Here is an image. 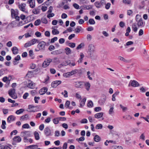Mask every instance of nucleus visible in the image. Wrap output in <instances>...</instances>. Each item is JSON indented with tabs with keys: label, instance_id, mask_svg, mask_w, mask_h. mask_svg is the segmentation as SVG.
<instances>
[{
	"label": "nucleus",
	"instance_id": "nucleus-1",
	"mask_svg": "<svg viewBox=\"0 0 149 149\" xmlns=\"http://www.w3.org/2000/svg\"><path fill=\"white\" fill-rule=\"evenodd\" d=\"M95 48L92 44H90L88 47V52L89 56L91 58L94 57V53L95 51Z\"/></svg>",
	"mask_w": 149,
	"mask_h": 149
},
{
	"label": "nucleus",
	"instance_id": "nucleus-2",
	"mask_svg": "<svg viewBox=\"0 0 149 149\" xmlns=\"http://www.w3.org/2000/svg\"><path fill=\"white\" fill-rule=\"evenodd\" d=\"M38 44L37 45L38 48H39V49L45 50V47L46 45V42L44 41H42L39 42Z\"/></svg>",
	"mask_w": 149,
	"mask_h": 149
},
{
	"label": "nucleus",
	"instance_id": "nucleus-3",
	"mask_svg": "<svg viewBox=\"0 0 149 149\" xmlns=\"http://www.w3.org/2000/svg\"><path fill=\"white\" fill-rule=\"evenodd\" d=\"M44 133L46 136H51L52 134L51 130L48 127H47L45 128Z\"/></svg>",
	"mask_w": 149,
	"mask_h": 149
},
{
	"label": "nucleus",
	"instance_id": "nucleus-4",
	"mask_svg": "<svg viewBox=\"0 0 149 149\" xmlns=\"http://www.w3.org/2000/svg\"><path fill=\"white\" fill-rule=\"evenodd\" d=\"M75 86L76 88H83L84 87V82L77 81L75 82Z\"/></svg>",
	"mask_w": 149,
	"mask_h": 149
},
{
	"label": "nucleus",
	"instance_id": "nucleus-5",
	"mask_svg": "<svg viewBox=\"0 0 149 149\" xmlns=\"http://www.w3.org/2000/svg\"><path fill=\"white\" fill-rule=\"evenodd\" d=\"M130 84H131V86L134 87H136L139 86V83L134 80H131L130 81L128 85L129 86H130Z\"/></svg>",
	"mask_w": 149,
	"mask_h": 149
},
{
	"label": "nucleus",
	"instance_id": "nucleus-6",
	"mask_svg": "<svg viewBox=\"0 0 149 149\" xmlns=\"http://www.w3.org/2000/svg\"><path fill=\"white\" fill-rule=\"evenodd\" d=\"M61 83V81L60 80H56L52 82L51 86L52 87L54 88H56L58 85L60 84Z\"/></svg>",
	"mask_w": 149,
	"mask_h": 149
},
{
	"label": "nucleus",
	"instance_id": "nucleus-7",
	"mask_svg": "<svg viewBox=\"0 0 149 149\" xmlns=\"http://www.w3.org/2000/svg\"><path fill=\"white\" fill-rule=\"evenodd\" d=\"M11 17L12 18H15L18 15V11L17 10H14L13 9H11Z\"/></svg>",
	"mask_w": 149,
	"mask_h": 149
},
{
	"label": "nucleus",
	"instance_id": "nucleus-8",
	"mask_svg": "<svg viewBox=\"0 0 149 149\" xmlns=\"http://www.w3.org/2000/svg\"><path fill=\"white\" fill-rule=\"evenodd\" d=\"M33 0H28L27 3L30 4V7L32 8H33L35 6V1L34 0L33 1Z\"/></svg>",
	"mask_w": 149,
	"mask_h": 149
},
{
	"label": "nucleus",
	"instance_id": "nucleus-9",
	"mask_svg": "<svg viewBox=\"0 0 149 149\" xmlns=\"http://www.w3.org/2000/svg\"><path fill=\"white\" fill-rule=\"evenodd\" d=\"M145 23L143 22L142 19L141 18L138 21L137 25H138V27L141 26V27H143L145 25Z\"/></svg>",
	"mask_w": 149,
	"mask_h": 149
},
{
	"label": "nucleus",
	"instance_id": "nucleus-10",
	"mask_svg": "<svg viewBox=\"0 0 149 149\" xmlns=\"http://www.w3.org/2000/svg\"><path fill=\"white\" fill-rule=\"evenodd\" d=\"M26 6V4L25 3H22L21 4H19L18 5L19 8L22 11H24Z\"/></svg>",
	"mask_w": 149,
	"mask_h": 149
},
{
	"label": "nucleus",
	"instance_id": "nucleus-11",
	"mask_svg": "<svg viewBox=\"0 0 149 149\" xmlns=\"http://www.w3.org/2000/svg\"><path fill=\"white\" fill-rule=\"evenodd\" d=\"M15 120V117L13 115H10L8 116L7 118V121L10 123L11 120L14 121Z\"/></svg>",
	"mask_w": 149,
	"mask_h": 149
},
{
	"label": "nucleus",
	"instance_id": "nucleus-12",
	"mask_svg": "<svg viewBox=\"0 0 149 149\" xmlns=\"http://www.w3.org/2000/svg\"><path fill=\"white\" fill-rule=\"evenodd\" d=\"M13 53L14 54H16L18 53V49L16 47H13L11 49Z\"/></svg>",
	"mask_w": 149,
	"mask_h": 149
},
{
	"label": "nucleus",
	"instance_id": "nucleus-13",
	"mask_svg": "<svg viewBox=\"0 0 149 149\" xmlns=\"http://www.w3.org/2000/svg\"><path fill=\"white\" fill-rule=\"evenodd\" d=\"M14 141H16L17 142H19L21 141V138L19 136H16L13 139Z\"/></svg>",
	"mask_w": 149,
	"mask_h": 149
},
{
	"label": "nucleus",
	"instance_id": "nucleus-14",
	"mask_svg": "<svg viewBox=\"0 0 149 149\" xmlns=\"http://www.w3.org/2000/svg\"><path fill=\"white\" fill-rule=\"evenodd\" d=\"M62 52H61V50H58L55 51H53L51 52V54H52L54 55H57L59 54H60L62 53Z\"/></svg>",
	"mask_w": 149,
	"mask_h": 149
},
{
	"label": "nucleus",
	"instance_id": "nucleus-15",
	"mask_svg": "<svg viewBox=\"0 0 149 149\" xmlns=\"http://www.w3.org/2000/svg\"><path fill=\"white\" fill-rule=\"evenodd\" d=\"M86 101V98H83L80 102L79 107H82L84 105Z\"/></svg>",
	"mask_w": 149,
	"mask_h": 149
},
{
	"label": "nucleus",
	"instance_id": "nucleus-16",
	"mask_svg": "<svg viewBox=\"0 0 149 149\" xmlns=\"http://www.w3.org/2000/svg\"><path fill=\"white\" fill-rule=\"evenodd\" d=\"M15 89L13 88H11L8 91V94L10 96L14 95L15 93Z\"/></svg>",
	"mask_w": 149,
	"mask_h": 149
},
{
	"label": "nucleus",
	"instance_id": "nucleus-17",
	"mask_svg": "<svg viewBox=\"0 0 149 149\" xmlns=\"http://www.w3.org/2000/svg\"><path fill=\"white\" fill-rule=\"evenodd\" d=\"M103 113L100 112L96 114L95 115V118H99L102 117L103 115Z\"/></svg>",
	"mask_w": 149,
	"mask_h": 149
},
{
	"label": "nucleus",
	"instance_id": "nucleus-18",
	"mask_svg": "<svg viewBox=\"0 0 149 149\" xmlns=\"http://www.w3.org/2000/svg\"><path fill=\"white\" fill-rule=\"evenodd\" d=\"M85 86L86 90L88 91L89 90L90 87V84L89 82H86L85 83L84 82V87Z\"/></svg>",
	"mask_w": 149,
	"mask_h": 149
},
{
	"label": "nucleus",
	"instance_id": "nucleus-19",
	"mask_svg": "<svg viewBox=\"0 0 149 149\" xmlns=\"http://www.w3.org/2000/svg\"><path fill=\"white\" fill-rule=\"evenodd\" d=\"M28 119H29V116L28 114H25L24 115L22 116L20 118V120H27Z\"/></svg>",
	"mask_w": 149,
	"mask_h": 149
},
{
	"label": "nucleus",
	"instance_id": "nucleus-20",
	"mask_svg": "<svg viewBox=\"0 0 149 149\" xmlns=\"http://www.w3.org/2000/svg\"><path fill=\"white\" fill-rule=\"evenodd\" d=\"M118 59L120 60L125 63H129L130 62L129 60L125 59L123 57L120 56H119L118 57Z\"/></svg>",
	"mask_w": 149,
	"mask_h": 149
},
{
	"label": "nucleus",
	"instance_id": "nucleus-21",
	"mask_svg": "<svg viewBox=\"0 0 149 149\" xmlns=\"http://www.w3.org/2000/svg\"><path fill=\"white\" fill-rule=\"evenodd\" d=\"M94 141L96 142H99L101 140L100 137L98 135H95L94 138Z\"/></svg>",
	"mask_w": 149,
	"mask_h": 149
},
{
	"label": "nucleus",
	"instance_id": "nucleus-22",
	"mask_svg": "<svg viewBox=\"0 0 149 149\" xmlns=\"http://www.w3.org/2000/svg\"><path fill=\"white\" fill-rule=\"evenodd\" d=\"M110 149H123V147L120 146H111L110 147Z\"/></svg>",
	"mask_w": 149,
	"mask_h": 149
},
{
	"label": "nucleus",
	"instance_id": "nucleus-23",
	"mask_svg": "<svg viewBox=\"0 0 149 149\" xmlns=\"http://www.w3.org/2000/svg\"><path fill=\"white\" fill-rule=\"evenodd\" d=\"M40 10L39 9L37 8H35L33 9L32 12L35 14H38L40 13Z\"/></svg>",
	"mask_w": 149,
	"mask_h": 149
},
{
	"label": "nucleus",
	"instance_id": "nucleus-24",
	"mask_svg": "<svg viewBox=\"0 0 149 149\" xmlns=\"http://www.w3.org/2000/svg\"><path fill=\"white\" fill-rule=\"evenodd\" d=\"M35 84H34L33 82L31 81L30 83H29L28 85V87L31 88H34L35 86Z\"/></svg>",
	"mask_w": 149,
	"mask_h": 149
},
{
	"label": "nucleus",
	"instance_id": "nucleus-25",
	"mask_svg": "<svg viewBox=\"0 0 149 149\" xmlns=\"http://www.w3.org/2000/svg\"><path fill=\"white\" fill-rule=\"evenodd\" d=\"M34 135L35 139L36 140H38L40 139L39 135L38 133L36 131L34 132Z\"/></svg>",
	"mask_w": 149,
	"mask_h": 149
},
{
	"label": "nucleus",
	"instance_id": "nucleus-26",
	"mask_svg": "<svg viewBox=\"0 0 149 149\" xmlns=\"http://www.w3.org/2000/svg\"><path fill=\"white\" fill-rule=\"evenodd\" d=\"M65 50L67 55H69L71 53V50L69 48L67 47L65 49Z\"/></svg>",
	"mask_w": 149,
	"mask_h": 149
},
{
	"label": "nucleus",
	"instance_id": "nucleus-27",
	"mask_svg": "<svg viewBox=\"0 0 149 149\" xmlns=\"http://www.w3.org/2000/svg\"><path fill=\"white\" fill-rule=\"evenodd\" d=\"M82 28L80 26H78L75 29L74 32L76 33H79L81 30Z\"/></svg>",
	"mask_w": 149,
	"mask_h": 149
},
{
	"label": "nucleus",
	"instance_id": "nucleus-28",
	"mask_svg": "<svg viewBox=\"0 0 149 149\" xmlns=\"http://www.w3.org/2000/svg\"><path fill=\"white\" fill-rule=\"evenodd\" d=\"M38 146L37 145L29 146H28V149H35L37 148Z\"/></svg>",
	"mask_w": 149,
	"mask_h": 149
},
{
	"label": "nucleus",
	"instance_id": "nucleus-29",
	"mask_svg": "<svg viewBox=\"0 0 149 149\" xmlns=\"http://www.w3.org/2000/svg\"><path fill=\"white\" fill-rule=\"evenodd\" d=\"M80 56L81 57L77 61V62L78 63H80L82 62V61L83 60V58L84 57V55L82 53H81Z\"/></svg>",
	"mask_w": 149,
	"mask_h": 149
},
{
	"label": "nucleus",
	"instance_id": "nucleus-30",
	"mask_svg": "<svg viewBox=\"0 0 149 149\" xmlns=\"http://www.w3.org/2000/svg\"><path fill=\"white\" fill-rule=\"evenodd\" d=\"M87 106L89 107H92L93 106V103L92 101L91 100L89 101L87 104Z\"/></svg>",
	"mask_w": 149,
	"mask_h": 149
},
{
	"label": "nucleus",
	"instance_id": "nucleus-31",
	"mask_svg": "<svg viewBox=\"0 0 149 149\" xmlns=\"http://www.w3.org/2000/svg\"><path fill=\"white\" fill-rule=\"evenodd\" d=\"M20 56L19 55H17L16 57H15L14 58V59L13 61V62L15 63L17 61H19L20 59Z\"/></svg>",
	"mask_w": 149,
	"mask_h": 149
},
{
	"label": "nucleus",
	"instance_id": "nucleus-32",
	"mask_svg": "<svg viewBox=\"0 0 149 149\" xmlns=\"http://www.w3.org/2000/svg\"><path fill=\"white\" fill-rule=\"evenodd\" d=\"M41 23V20L40 19L36 20L34 23V24L35 26H38Z\"/></svg>",
	"mask_w": 149,
	"mask_h": 149
},
{
	"label": "nucleus",
	"instance_id": "nucleus-33",
	"mask_svg": "<svg viewBox=\"0 0 149 149\" xmlns=\"http://www.w3.org/2000/svg\"><path fill=\"white\" fill-rule=\"evenodd\" d=\"M105 100L104 98L100 99L98 100V102L100 105H102L104 103Z\"/></svg>",
	"mask_w": 149,
	"mask_h": 149
},
{
	"label": "nucleus",
	"instance_id": "nucleus-34",
	"mask_svg": "<svg viewBox=\"0 0 149 149\" xmlns=\"http://www.w3.org/2000/svg\"><path fill=\"white\" fill-rule=\"evenodd\" d=\"M53 35L58 34L59 33V31L56 29H53L52 31Z\"/></svg>",
	"mask_w": 149,
	"mask_h": 149
},
{
	"label": "nucleus",
	"instance_id": "nucleus-35",
	"mask_svg": "<svg viewBox=\"0 0 149 149\" xmlns=\"http://www.w3.org/2000/svg\"><path fill=\"white\" fill-rule=\"evenodd\" d=\"M24 111V109H21L19 110H17L15 112V113L17 114H19L23 113Z\"/></svg>",
	"mask_w": 149,
	"mask_h": 149
},
{
	"label": "nucleus",
	"instance_id": "nucleus-36",
	"mask_svg": "<svg viewBox=\"0 0 149 149\" xmlns=\"http://www.w3.org/2000/svg\"><path fill=\"white\" fill-rule=\"evenodd\" d=\"M31 42V43L32 44V45H34L35 44L36 42H39L38 40L36 39H32L30 41Z\"/></svg>",
	"mask_w": 149,
	"mask_h": 149
},
{
	"label": "nucleus",
	"instance_id": "nucleus-37",
	"mask_svg": "<svg viewBox=\"0 0 149 149\" xmlns=\"http://www.w3.org/2000/svg\"><path fill=\"white\" fill-rule=\"evenodd\" d=\"M95 5L96 7L98 8H100L101 6V3L99 1L95 2Z\"/></svg>",
	"mask_w": 149,
	"mask_h": 149
},
{
	"label": "nucleus",
	"instance_id": "nucleus-38",
	"mask_svg": "<svg viewBox=\"0 0 149 149\" xmlns=\"http://www.w3.org/2000/svg\"><path fill=\"white\" fill-rule=\"evenodd\" d=\"M53 121L54 124H57L58 123L59 120L58 118H56L53 119Z\"/></svg>",
	"mask_w": 149,
	"mask_h": 149
},
{
	"label": "nucleus",
	"instance_id": "nucleus-39",
	"mask_svg": "<svg viewBox=\"0 0 149 149\" xmlns=\"http://www.w3.org/2000/svg\"><path fill=\"white\" fill-rule=\"evenodd\" d=\"M88 22L90 24L93 25L95 24V22L93 19H89Z\"/></svg>",
	"mask_w": 149,
	"mask_h": 149
},
{
	"label": "nucleus",
	"instance_id": "nucleus-40",
	"mask_svg": "<svg viewBox=\"0 0 149 149\" xmlns=\"http://www.w3.org/2000/svg\"><path fill=\"white\" fill-rule=\"evenodd\" d=\"M132 29L135 32H136L137 31L138 29L136 27V25L135 24H133L132 26Z\"/></svg>",
	"mask_w": 149,
	"mask_h": 149
},
{
	"label": "nucleus",
	"instance_id": "nucleus-41",
	"mask_svg": "<svg viewBox=\"0 0 149 149\" xmlns=\"http://www.w3.org/2000/svg\"><path fill=\"white\" fill-rule=\"evenodd\" d=\"M32 45V44L30 41H29L27 43H26L24 46V47H27Z\"/></svg>",
	"mask_w": 149,
	"mask_h": 149
},
{
	"label": "nucleus",
	"instance_id": "nucleus-42",
	"mask_svg": "<svg viewBox=\"0 0 149 149\" xmlns=\"http://www.w3.org/2000/svg\"><path fill=\"white\" fill-rule=\"evenodd\" d=\"M41 21L42 23L47 24V19L45 17H42L41 19Z\"/></svg>",
	"mask_w": 149,
	"mask_h": 149
},
{
	"label": "nucleus",
	"instance_id": "nucleus-43",
	"mask_svg": "<svg viewBox=\"0 0 149 149\" xmlns=\"http://www.w3.org/2000/svg\"><path fill=\"white\" fill-rule=\"evenodd\" d=\"M49 64L46 62V61H44L42 63V67L45 68L49 66Z\"/></svg>",
	"mask_w": 149,
	"mask_h": 149
},
{
	"label": "nucleus",
	"instance_id": "nucleus-44",
	"mask_svg": "<svg viewBox=\"0 0 149 149\" xmlns=\"http://www.w3.org/2000/svg\"><path fill=\"white\" fill-rule=\"evenodd\" d=\"M102 128V125L101 124H98L95 127V128L97 130L101 129Z\"/></svg>",
	"mask_w": 149,
	"mask_h": 149
},
{
	"label": "nucleus",
	"instance_id": "nucleus-45",
	"mask_svg": "<svg viewBox=\"0 0 149 149\" xmlns=\"http://www.w3.org/2000/svg\"><path fill=\"white\" fill-rule=\"evenodd\" d=\"M71 75L70 72H68L63 74V76L66 78H67Z\"/></svg>",
	"mask_w": 149,
	"mask_h": 149
},
{
	"label": "nucleus",
	"instance_id": "nucleus-46",
	"mask_svg": "<svg viewBox=\"0 0 149 149\" xmlns=\"http://www.w3.org/2000/svg\"><path fill=\"white\" fill-rule=\"evenodd\" d=\"M84 46V44L83 43H81L76 48V49L77 50L79 49L82 48V47Z\"/></svg>",
	"mask_w": 149,
	"mask_h": 149
},
{
	"label": "nucleus",
	"instance_id": "nucleus-47",
	"mask_svg": "<svg viewBox=\"0 0 149 149\" xmlns=\"http://www.w3.org/2000/svg\"><path fill=\"white\" fill-rule=\"evenodd\" d=\"M29 125L27 123L24 124L22 126V127L23 128H29Z\"/></svg>",
	"mask_w": 149,
	"mask_h": 149
},
{
	"label": "nucleus",
	"instance_id": "nucleus-48",
	"mask_svg": "<svg viewBox=\"0 0 149 149\" xmlns=\"http://www.w3.org/2000/svg\"><path fill=\"white\" fill-rule=\"evenodd\" d=\"M78 72V70L77 69H75L73 70L71 72H70V74L71 75H73L74 74L77 73Z\"/></svg>",
	"mask_w": 149,
	"mask_h": 149
},
{
	"label": "nucleus",
	"instance_id": "nucleus-49",
	"mask_svg": "<svg viewBox=\"0 0 149 149\" xmlns=\"http://www.w3.org/2000/svg\"><path fill=\"white\" fill-rule=\"evenodd\" d=\"M85 140V138L84 137H81L79 138H77L76 139L77 141H83Z\"/></svg>",
	"mask_w": 149,
	"mask_h": 149
},
{
	"label": "nucleus",
	"instance_id": "nucleus-50",
	"mask_svg": "<svg viewBox=\"0 0 149 149\" xmlns=\"http://www.w3.org/2000/svg\"><path fill=\"white\" fill-rule=\"evenodd\" d=\"M44 61H46L47 63L49 65L50 63L52 62V59L49 58L46 59Z\"/></svg>",
	"mask_w": 149,
	"mask_h": 149
},
{
	"label": "nucleus",
	"instance_id": "nucleus-51",
	"mask_svg": "<svg viewBox=\"0 0 149 149\" xmlns=\"http://www.w3.org/2000/svg\"><path fill=\"white\" fill-rule=\"evenodd\" d=\"M133 43H134V42H133L131 41H129L127 42L126 43V44L125 45H124L125 46H129V45H132L133 44Z\"/></svg>",
	"mask_w": 149,
	"mask_h": 149
},
{
	"label": "nucleus",
	"instance_id": "nucleus-52",
	"mask_svg": "<svg viewBox=\"0 0 149 149\" xmlns=\"http://www.w3.org/2000/svg\"><path fill=\"white\" fill-rule=\"evenodd\" d=\"M101 108L100 107H96L94 108V110L96 112H98L101 110Z\"/></svg>",
	"mask_w": 149,
	"mask_h": 149
},
{
	"label": "nucleus",
	"instance_id": "nucleus-53",
	"mask_svg": "<svg viewBox=\"0 0 149 149\" xmlns=\"http://www.w3.org/2000/svg\"><path fill=\"white\" fill-rule=\"evenodd\" d=\"M75 44L74 43L70 42L69 43V46L71 48L75 47Z\"/></svg>",
	"mask_w": 149,
	"mask_h": 149
},
{
	"label": "nucleus",
	"instance_id": "nucleus-54",
	"mask_svg": "<svg viewBox=\"0 0 149 149\" xmlns=\"http://www.w3.org/2000/svg\"><path fill=\"white\" fill-rule=\"evenodd\" d=\"M2 110L3 113L4 114H6L8 113V109H3Z\"/></svg>",
	"mask_w": 149,
	"mask_h": 149
},
{
	"label": "nucleus",
	"instance_id": "nucleus-55",
	"mask_svg": "<svg viewBox=\"0 0 149 149\" xmlns=\"http://www.w3.org/2000/svg\"><path fill=\"white\" fill-rule=\"evenodd\" d=\"M58 38L57 37H54L51 39V43H52L54 42L55 41L57 40Z\"/></svg>",
	"mask_w": 149,
	"mask_h": 149
},
{
	"label": "nucleus",
	"instance_id": "nucleus-56",
	"mask_svg": "<svg viewBox=\"0 0 149 149\" xmlns=\"http://www.w3.org/2000/svg\"><path fill=\"white\" fill-rule=\"evenodd\" d=\"M40 99V97H36L35 96L34 97V100L35 101V102L36 103H38V100H39Z\"/></svg>",
	"mask_w": 149,
	"mask_h": 149
},
{
	"label": "nucleus",
	"instance_id": "nucleus-57",
	"mask_svg": "<svg viewBox=\"0 0 149 149\" xmlns=\"http://www.w3.org/2000/svg\"><path fill=\"white\" fill-rule=\"evenodd\" d=\"M123 3L128 4H130L131 2L130 1L128 0H123Z\"/></svg>",
	"mask_w": 149,
	"mask_h": 149
},
{
	"label": "nucleus",
	"instance_id": "nucleus-58",
	"mask_svg": "<svg viewBox=\"0 0 149 149\" xmlns=\"http://www.w3.org/2000/svg\"><path fill=\"white\" fill-rule=\"evenodd\" d=\"M89 6L86 5H84L81 6L80 8H82L84 10H88V7Z\"/></svg>",
	"mask_w": 149,
	"mask_h": 149
},
{
	"label": "nucleus",
	"instance_id": "nucleus-59",
	"mask_svg": "<svg viewBox=\"0 0 149 149\" xmlns=\"http://www.w3.org/2000/svg\"><path fill=\"white\" fill-rule=\"evenodd\" d=\"M52 61L54 63L57 62L59 61L58 58L57 57H55L52 59Z\"/></svg>",
	"mask_w": 149,
	"mask_h": 149
},
{
	"label": "nucleus",
	"instance_id": "nucleus-60",
	"mask_svg": "<svg viewBox=\"0 0 149 149\" xmlns=\"http://www.w3.org/2000/svg\"><path fill=\"white\" fill-rule=\"evenodd\" d=\"M73 6L76 9H79V5L77 3H74L73 4Z\"/></svg>",
	"mask_w": 149,
	"mask_h": 149
},
{
	"label": "nucleus",
	"instance_id": "nucleus-61",
	"mask_svg": "<svg viewBox=\"0 0 149 149\" xmlns=\"http://www.w3.org/2000/svg\"><path fill=\"white\" fill-rule=\"evenodd\" d=\"M48 49L49 50L52 51V50L55 49V47L53 45H50L48 48Z\"/></svg>",
	"mask_w": 149,
	"mask_h": 149
},
{
	"label": "nucleus",
	"instance_id": "nucleus-62",
	"mask_svg": "<svg viewBox=\"0 0 149 149\" xmlns=\"http://www.w3.org/2000/svg\"><path fill=\"white\" fill-rule=\"evenodd\" d=\"M29 95V93H25L23 96V98L24 99H26L27 98V97Z\"/></svg>",
	"mask_w": 149,
	"mask_h": 149
},
{
	"label": "nucleus",
	"instance_id": "nucleus-63",
	"mask_svg": "<svg viewBox=\"0 0 149 149\" xmlns=\"http://www.w3.org/2000/svg\"><path fill=\"white\" fill-rule=\"evenodd\" d=\"M75 36V35L74 34H71L68 37V39L69 40H70L72 39V38L74 37Z\"/></svg>",
	"mask_w": 149,
	"mask_h": 149
},
{
	"label": "nucleus",
	"instance_id": "nucleus-64",
	"mask_svg": "<svg viewBox=\"0 0 149 149\" xmlns=\"http://www.w3.org/2000/svg\"><path fill=\"white\" fill-rule=\"evenodd\" d=\"M35 35L38 37H40L41 36V33L39 31H37L35 33Z\"/></svg>",
	"mask_w": 149,
	"mask_h": 149
}]
</instances>
